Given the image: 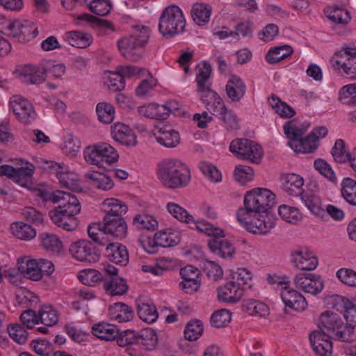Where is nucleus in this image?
Returning <instances> with one entry per match:
<instances>
[{
	"instance_id": "1",
	"label": "nucleus",
	"mask_w": 356,
	"mask_h": 356,
	"mask_svg": "<svg viewBox=\"0 0 356 356\" xmlns=\"http://www.w3.org/2000/svg\"><path fill=\"white\" fill-rule=\"evenodd\" d=\"M275 204V195L268 189L257 188L246 193L244 208L238 210L237 219L255 234H266L275 225L276 218L270 209Z\"/></svg>"
},
{
	"instance_id": "2",
	"label": "nucleus",
	"mask_w": 356,
	"mask_h": 356,
	"mask_svg": "<svg viewBox=\"0 0 356 356\" xmlns=\"http://www.w3.org/2000/svg\"><path fill=\"white\" fill-rule=\"evenodd\" d=\"M283 129L284 134L289 139L288 145L296 152L304 154L312 153L318 147L320 138L325 137L328 130L325 127H318L314 128L311 133L305 138L301 137L305 133L306 129L302 127H298L292 120L286 122Z\"/></svg>"
},
{
	"instance_id": "3",
	"label": "nucleus",
	"mask_w": 356,
	"mask_h": 356,
	"mask_svg": "<svg viewBox=\"0 0 356 356\" xmlns=\"http://www.w3.org/2000/svg\"><path fill=\"white\" fill-rule=\"evenodd\" d=\"M157 177L166 188L177 189L186 186L191 181L188 166L175 159H165L157 165Z\"/></svg>"
},
{
	"instance_id": "4",
	"label": "nucleus",
	"mask_w": 356,
	"mask_h": 356,
	"mask_svg": "<svg viewBox=\"0 0 356 356\" xmlns=\"http://www.w3.org/2000/svg\"><path fill=\"white\" fill-rule=\"evenodd\" d=\"M59 205L49 212L53 222L66 231L75 230L78 227V220L74 217L81 211V204L76 197L70 193L62 191L59 195Z\"/></svg>"
},
{
	"instance_id": "5",
	"label": "nucleus",
	"mask_w": 356,
	"mask_h": 356,
	"mask_svg": "<svg viewBox=\"0 0 356 356\" xmlns=\"http://www.w3.org/2000/svg\"><path fill=\"white\" fill-rule=\"evenodd\" d=\"M149 38L147 26H136L133 33L118 41L121 54L127 60L138 61L145 53V47Z\"/></svg>"
},
{
	"instance_id": "6",
	"label": "nucleus",
	"mask_w": 356,
	"mask_h": 356,
	"mask_svg": "<svg viewBox=\"0 0 356 356\" xmlns=\"http://www.w3.org/2000/svg\"><path fill=\"white\" fill-rule=\"evenodd\" d=\"M185 26L186 20L183 12L175 5L165 8L159 17V32L166 38L182 33Z\"/></svg>"
},
{
	"instance_id": "7",
	"label": "nucleus",
	"mask_w": 356,
	"mask_h": 356,
	"mask_svg": "<svg viewBox=\"0 0 356 356\" xmlns=\"http://www.w3.org/2000/svg\"><path fill=\"white\" fill-rule=\"evenodd\" d=\"M86 161L98 168H106L118 161V152L110 144L100 142L86 147L83 151Z\"/></svg>"
},
{
	"instance_id": "8",
	"label": "nucleus",
	"mask_w": 356,
	"mask_h": 356,
	"mask_svg": "<svg viewBox=\"0 0 356 356\" xmlns=\"http://www.w3.org/2000/svg\"><path fill=\"white\" fill-rule=\"evenodd\" d=\"M166 209L168 213L177 220L188 224H193L195 228L208 236H222L223 230L218 227H215L210 222L202 220L195 221L194 218L188 213V212L178 204L175 202H168L166 204Z\"/></svg>"
},
{
	"instance_id": "9",
	"label": "nucleus",
	"mask_w": 356,
	"mask_h": 356,
	"mask_svg": "<svg viewBox=\"0 0 356 356\" xmlns=\"http://www.w3.org/2000/svg\"><path fill=\"white\" fill-rule=\"evenodd\" d=\"M69 252L74 259L82 262L95 263L99 261L100 256L95 245L88 240L72 243Z\"/></svg>"
},
{
	"instance_id": "10",
	"label": "nucleus",
	"mask_w": 356,
	"mask_h": 356,
	"mask_svg": "<svg viewBox=\"0 0 356 356\" xmlns=\"http://www.w3.org/2000/svg\"><path fill=\"white\" fill-rule=\"evenodd\" d=\"M104 288L111 296H121L125 293L128 286L124 279L118 276V269L110 264L104 267Z\"/></svg>"
},
{
	"instance_id": "11",
	"label": "nucleus",
	"mask_w": 356,
	"mask_h": 356,
	"mask_svg": "<svg viewBox=\"0 0 356 356\" xmlns=\"http://www.w3.org/2000/svg\"><path fill=\"white\" fill-rule=\"evenodd\" d=\"M10 105L16 118L24 124H31L36 117L32 104L20 95H14L10 99Z\"/></svg>"
},
{
	"instance_id": "12",
	"label": "nucleus",
	"mask_w": 356,
	"mask_h": 356,
	"mask_svg": "<svg viewBox=\"0 0 356 356\" xmlns=\"http://www.w3.org/2000/svg\"><path fill=\"white\" fill-rule=\"evenodd\" d=\"M15 74L22 83L28 85H39L46 79L42 60L37 65L26 64L20 66Z\"/></svg>"
},
{
	"instance_id": "13",
	"label": "nucleus",
	"mask_w": 356,
	"mask_h": 356,
	"mask_svg": "<svg viewBox=\"0 0 356 356\" xmlns=\"http://www.w3.org/2000/svg\"><path fill=\"white\" fill-rule=\"evenodd\" d=\"M295 286L305 293L316 295L323 289V281L316 274L309 273H300L293 278Z\"/></svg>"
},
{
	"instance_id": "14",
	"label": "nucleus",
	"mask_w": 356,
	"mask_h": 356,
	"mask_svg": "<svg viewBox=\"0 0 356 356\" xmlns=\"http://www.w3.org/2000/svg\"><path fill=\"white\" fill-rule=\"evenodd\" d=\"M335 65L342 68L344 72L352 79H356V50L345 48L335 54Z\"/></svg>"
},
{
	"instance_id": "15",
	"label": "nucleus",
	"mask_w": 356,
	"mask_h": 356,
	"mask_svg": "<svg viewBox=\"0 0 356 356\" xmlns=\"http://www.w3.org/2000/svg\"><path fill=\"white\" fill-rule=\"evenodd\" d=\"M343 321L340 316L331 311L323 312L318 317L317 325L319 330L334 337L342 326Z\"/></svg>"
},
{
	"instance_id": "16",
	"label": "nucleus",
	"mask_w": 356,
	"mask_h": 356,
	"mask_svg": "<svg viewBox=\"0 0 356 356\" xmlns=\"http://www.w3.org/2000/svg\"><path fill=\"white\" fill-rule=\"evenodd\" d=\"M330 335L321 330H315L309 335L313 350L319 356H330L332 353V342Z\"/></svg>"
},
{
	"instance_id": "17",
	"label": "nucleus",
	"mask_w": 356,
	"mask_h": 356,
	"mask_svg": "<svg viewBox=\"0 0 356 356\" xmlns=\"http://www.w3.org/2000/svg\"><path fill=\"white\" fill-rule=\"evenodd\" d=\"M330 301L333 308L343 314L348 323L356 325V301H351L339 295L332 296Z\"/></svg>"
},
{
	"instance_id": "18",
	"label": "nucleus",
	"mask_w": 356,
	"mask_h": 356,
	"mask_svg": "<svg viewBox=\"0 0 356 356\" xmlns=\"http://www.w3.org/2000/svg\"><path fill=\"white\" fill-rule=\"evenodd\" d=\"M243 296V289L241 287V282L230 281L219 286L217 289L218 300L225 302L236 303L241 300Z\"/></svg>"
},
{
	"instance_id": "19",
	"label": "nucleus",
	"mask_w": 356,
	"mask_h": 356,
	"mask_svg": "<svg viewBox=\"0 0 356 356\" xmlns=\"http://www.w3.org/2000/svg\"><path fill=\"white\" fill-rule=\"evenodd\" d=\"M280 296L286 307L296 311H303L307 307L305 298L289 284L281 289Z\"/></svg>"
},
{
	"instance_id": "20",
	"label": "nucleus",
	"mask_w": 356,
	"mask_h": 356,
	"mask_svg": "<svg viewBox=\"0 0 356 356\" xmlns=\"http://www.w3.org/2000/svg\"><path fill=\"white\" fill-rule=\"evenodd\" d=\"M106 236H112L117 238H124L127 236V226L122 217L114 218L111 216H104L102 225Z\"/></svg>"
},
{
	"instance_id": "21",
	"label": "nucleus",
	"mask_w": 356,
	"mask_h": 356,
	"mask_svg": "<svg viewBox=\"0 0 356 356\" xmlns=\"http://www.w3.org/2000/svg\"><path fill=\"white\" fill-rule=\"evenodd\" d=\"M153 135L156 140L165 147H175L180 142L179 132L169 126L156 127L153 130Z\"/></svg>"
},
{
	"instance_id": "22",
	"label": "nucleus",
	"mask_w": 356,
	"mask_h": 356,
	"mask_svg": "<svg viewBox=\"0 0 356 356\" xmlns=\"http://www.w3.org/2000/svg\"><path fill=\"white\" fill-rule=\"evenodd\" d=\"M200 98L207 111L213 115L220 117L227 110L222 98L213 90L201 95Z\"/></svg>"
},
{
	"instance_id": "23",
	"label": "nucleus",
	"mask_w": 356,
	"mask_h": 356,
	"mask_svg": "<svg viewBox=\"0 0 356 356\" xmlns=\"http://www.w3.org/2000/svg\"><path fill=\"white\" fill-rule=\"evenodd\" d=\"M51 167L63 187L72 191H77L80 188L78 177L75 173L64 170V168L56 163Z\"/></svg>"
},
{
	"instance_id": "24",
	"label": "nucleus",
	"mask_w": 356,
	"mask_h": 356,
	"mask_svg": "<svg viewBox=\"0 0 356 356\" xmlns=\"http://www.w3.org/2000/svg\"><path fill=\"white\" fill-rule=\"evenodd\" d=\"M224 236V234L222 236H213L214 238L209 241L208 246L211 252L222 258H232L235 253L234 248L227 240L220 239Z\"/></svg>"
},
{
	"instance_id": "25",
	"label": "nucleus",
	"mask_w": 356,
	"mask_h": 356,
	"mask_svg": "<svg viewBox=\"0 0 356 356\" xmlns=\"http://www.w3.org/2000/svg\"><path fill=\"white\" fill-rule=\"evenodd\" d=\"M225 91L232 102H238L245 95L246 86L240 77L232 75L227 83Z\"/></svg>"
},
{
	"instance_id": "26",
	"label": "nucleus",
	"mask_w": 356,
	"mask_h": 356,
	"mask_svg": "<svg viewBox=\"0 0 356 356\" xmlns=\"http://www.w3.org/2000/svg\"><path fill=\"white\" fill-rule=\"evenodd\" d=\"M106 245L105 254L111 261L122 266L127 264L129 256L125 246L118 243H110V241Z\"/></svg>"
},
{
	"instance_id": "27",
	"label": "nucleus",
	"mask_w": 356,
	"mask_h": 356,
	"mask_svg": "<svg viewBox=\"0 0 356 356\" xmlns=\"http://www.w3.org/2000/svg\"><path fill=\"white\" fill-rule=\"evenodd\" d=\"M113 138L123 145L134 146L136 144V136L129 127L122 123L115 124L111 127Z\"/></svg>"
},
{
	"instance_id": "28",
	"label": "nucleus",
	"mask_w": 356,
	"mask_h": 356,
	"mask_svg": "<svg viewBox=\"0 0 356 356\" xmlns=\"http://www.w3.org/2000/svg\"><path fill=\"white\" fill-rule=\"evenodd\" d=\"M86 181L90 186L103 191H109L114 183L109 176L97 171L88 172L83 176Z\"/></svg>"
},
{
	"instance_id": "29",
	"label": "nucleus",
	"mask_w": 356,
	"mask_h": 356,
	"mask_svg": "<svg viewBox=\"0 0 356 356\" xmlns=\"http://www.w3.org/2000/svg\"><path fill=\"white\" fill-rule=\"evenodd\" d=\"M293 261L295 266L303 270H314L318 265V259L307 250H297L292 253Z\"/></svg>"
},
{
	"instance_id": "30",
	"label": "nucleus",
	"mask_w": 356,
	"mask_h": 356,
	"mask_svg": "<svg viewBox=\"0 0 356 356\" xmlns=\"http://www.w3.org/2000/svg\"><path fill=\"white\" fill-rule=\"evenodd\" d=\"M211 74V67L206 62L198 66L195 81L197 85V92L201 95L211 90L209 79Z\"/></svg>"
},
{
	"instance_id": "31",
	"label": "nucleus",
	"mask_w": 356,
	"mask_h": 356,
	"mask_svg": "<svg viewBox=\"0 0 356 356\" xmlns=\"http://www.w3.org/2000/svg\"><path fill=\"white\" fill-rule=\"evenodd\" d=\"M92 333L100 339L112 341L119 334V330L114 325L102 322L92 326Z\"/></svg>"
},
{
	"instance_id": "32",
	"label": "nucleus",
	"mask_w": 356,
	"mask_h": 356,
	"mask_svg": "<svg viewBox=\"0 0 356 356\" xmlns=\"http://www.w3.org/2000/svg\"><path fill=\"white\" fill-rule=\"evenodd\" d=\"M138 314L139 318L147 323H152L158 318V312L153 303L148 300H138Z\"/></svg>"
},
{
	"instance_id": "33",
	"label": "nucleus",
	"mask_w": 356,
	"mask_h": 356,
	"mask_svg": "<svg viewBox=\"0 0 356 356\" xmlns=\"http://www.w3.org/2000/svg\"><path fill=\"white\" fill-rule=\"evenodd\" d=\"M102 204L106 213L104 216L122 217V215L126 213L128 210L124 202L115 198H107Z\"/></svg>"
},
{
	"instance_id": "34",
	"label": "nucleus",
	"mask_w": 356,
	"mask_h": 356,
	"mask_svg": "<svg viewBox=\"0 0 356 356\" xmlns=\"http://www.w3.org/2000/svg\"><path fill=\"white\" fill-rule=\"evenodd\" d=\"M42 247L47 251L58 254L63 250V243L54 234L43 232L39 234Z\"/></svg>"
},
{
	"instance_id": "35",
	"label": "nucleus",
	"mask_w": 356,
	"mask_h": 356,
	"mask_svg": "<svg viewBox=\"0 0 356 356\" xmlns=\"http://www.w3.org/2000/svg\"><path fill=\"white\" fill-rule=\"evenodd\" d=\"M10 231L15 237L24 241H30L36 236L35 229L23 222H13L10 225Z\"/></svg>"
},
{
	"instance_id": "36",
	"label": "nucleus",
	"mask_w": 356,
	"mask_h": 356,
	"mask_svg": "<svg viewBox=\"0 0 356 356\" xmlns=\"http://www.w3.org/2000/svg\"><path fill=\"white\" fill-rule=\"evenodd\" d=\"M132 225L138 229L154 231L158 227V221L154 216L143 212L133 218Z\"/></svg>"
},
{
	"instance_id": "37",
	"label": "nucleus",
	"mask_w": 356,
	"mask_h": 356,
	"mask_svg": "<svg viewBox=\"0 0 356 356\" xmlns=\"http://www.w3.org/2000/svg\"><path fill=\"white\" fill-rule=\"evenodd\" d=\"M63 38L69 44L77 48H86L92 42L91 37L79 31L67 32Z\"/></svg>"
},
{
	"instance_id": "38",
	"label": "nucleus",
	"mask_w": 356,
	"mask_h": 356,
	"mask_svg": "<svg viewBox=\"0 0 356 356\" xmlns=\"http://www.w3.org/2000/svg\"><path fill=\"white\" fill-rule=\"evenodd\" d=\"M109 313L111 317L120 323L127 322L133 318L132 309L121 302L115 303L111 306Z\"/></svg>"
},
{
	"instance_id": "39",
	"label": "nucleus",
	"mask_w": 356,
	"mask_h": 356,
	"mask_svg": "<svg viewBox=\"0 0 356 356\" xmlns=\"http://www.w3.org/2000/svg\"><path fill=\"white\" fill-rule=\"evenodd\" d=\"M268 103L275 112L282 118H290L296 114L291 106L274 95L268 98Z\"/></svg>"
},
{
	"instance_id": "40",
	"label": "nucleus",
	"mask_w": 356,
	"mask_h": 356,
	"mask_svg": "<svg viewBox=\"0 0 356 356\" xmlns=\"http://www.w3.org/2000/svg\"><path fill=\"white\" fill-rule=\"evenodd\" d=\"M18 270L25 277L31 280L38 281L42 277L35 259L27 260L26 262L22 261L19 265Z\"/></svg>"
},
{
	"instance_id": "41",
	"label": "nucleus",
	"mask_w": 356,
	"mask_h": 356,
	"mask_svg": "<svg viewBox=\"0 0 356 356\" xmlns=\"http://www.w3.org/2000/svg\"><path fill=\"white\" fill-rule=\"evenodd\" d=\"M211 13V7L203 3H195L191 9L192 18L199 26L208 23Z\"/></svg>"
},
{
	"instance_id": "42",
	"label": "nucleus",
	"mask_w": 356,
	"mask_h": 356,
	"mask_svg": "<svg viewBox=\"0 0 356 356\" xmlns=\"http://www.w3.org/2000/svg\"><path fill=\"white\" fill-rule=\"evenodd\" d=\"M293 53V48L287 44L277 46L270 49L266 56V61L270 64L279 63Z\"/></svg>"
},
{
	"instance_id": "43",
	"label": "nucleus",
	"mask_w": 356,
	"mask_h": 356,
	"mask_svg": "<svg viewBox=\"0 0 356 356\" xmlns=\"http://www.w3.org/2000/svg\"><path fill=\"white\" fill-rule=\"evenodd\" d=\"M341 193L343 199L350 205L356 207V181L346 177L341 182Z\"/></svg>"
},
{
	"instance_id": "44",
	"label": "nucleus",
	"mask_w": 356,
	"mask_h": 356,
	"mask_svg": "<svg viewBox=\"0 0 356 356\" xmlns=\"http://www.w3.org/2000/svg\"><path fill=\"white\" fill-rule=\"evenodd\" d=\"M138 344L143 346L146 350H152L157 344L158 338L154 330L150 328L145 329L136 333Z\"/></svg>"
},
{
	"instance_id": "45",
	"label": "nucleus",
	"mask_w": 356,
	"mask_h": 356,
	"mask_svg": "<svg viewBox=\"0 0 356 356\" xmlns=\"http://www.w3.org/2000/svg\"><path fill=\"white\" fill-rule=\"evenodd\" d=\"M38 312L40 322L47 326H54L58 322V313L51 305H42Z\"/></svg>"
},
{
	"instance_id": "46",
	"label": "nucleus",
	"mask_w": 356,
	"mask_h": 356,
	"mask_svg": "<svg viewBox=\"0 0 356 356\" xmlns=\"http://www.w3.org/2000/svg\"><path fill=\"white\" fill-rule=\"evenodd\" d=\"M301 200L308 209L315 216H322L324 210L321 208V199L316 195L310 193H303Z\"/></svg>"
},
{
	"instance_id": "47",
	"label": "nucleus",
	"mask_w": 356,
	"mask_h": 356,
	"mask_svg": "<svg viewBox=\"0 0 356 356\" xmlns=\"http://www.w3.org/2000/svg\"><path fill=\"white\" fill-rule=\"evenodd\" d=\"M157 243L160 247L168 248L177 245L179 242V237L177 233L170 229H165L155 233Z\"/></svg>"
},
{
	"instance_id": "48",
	"label": "nucleus",
	"mask_w": 356,
	"mask_h": 356,
	"mask_svg": "<svg viewBox=\"0 0 356 356\" xmlns=\"http://www.w3.org/2000/svg\"><path fill=\"white\" fill-rule=\"evenodd\" d=\"M332 155L335 161L344 163L347 161H350V157H352V151L348 150L343 140L337 139L332 147Z\"/></svg>"
},
{
	"instance_id": "49",
	"label": "nucleus",
	"mask_w": 356,
	"mask_h": 356,
	"mask_svg": "<svg viewBox=\"0 0 356 356\" xmlns=\"http://www.w3.org/2000/svg\"><path fill=\"white\" fill-rule=\"evenodd\" d=\"M303 179L296 174H289L285 176L283 182V188L291 195L297 194L301 187L303 186Z\"/></svg>"
},
{
	"instance_id": "50",
	"label": "nucleus",
	"mask_w": 356,
	"mask_h": 356,
	"mask_svg": "<svg viewBox=\"0 0 356 356\" xmlns=\"http://www.w3.org/2000/svg\"><path fill=\"white\" fill-rule=\"evenodd\" d=\"M102 225L99 223H93L89 225L88 234L89 237L100 245H106L110 239L106 236L105 231Z\"/></svg>"
},
{
	"instance_id": "51",
	"label": "nucleus",
	"mask_w": 356,
	"mask_h": 356,
	"mask_svg": "<svg viewBox=\"0 0 356 356\" xmlns=\"http://www.w3.org/2000/svg\"><path fill=\"white\" fill-rule=\"evenodd\" d=\"M96 112L99 120L104 124L111 123L115 117L114 107L108 103H99L96 107Z\"/></svg>"
},
{
	"instance_id": "52",
	"label": "nucleus",
	"mask_w": 356,
	"mask_h": 356,
	"mask_svg": "<svg viewBox=\"0 0 356 356\" xmlns=\"http://www.w3.org/2000/svg\"><path fill=\"white\" fill-rule=\"evenodd\" d=\"M339 99L344 104L356 106V83L342 87L339 92Z\"/></svg>"
},
{
	"instance_id": "53",
	"label": "nucleus",
	"mask_w": 356,
	"mask_h": 356,
	"mask_svg": "<svg viewBox=\"0 0 356 356\" xmlns=\"http://www.w3.org/2000/svg\"><path fill=\"white\" fill-rule=\"evenodd\" d=\"M78 19L96 23L102 34L108 35L114 31L113 24L106 19H99L88 14L81 15Z\"/></svg>"
},
{
	"instance_id": "54",
	"label": "nucleus",
	"mask_w": 356,
	"mask_h": 356,
	"mask_svg": "<svg viewBox=\"0 0 356 356\" xmlns=\"http://www.w3.org/2000/svg\"><path fill=\"white\" fill-rule=\"evenodd\" d=\"M278 213L284 220L293 224H296L302 218L298 209L285 204L280 206Z\"/></svg>"
},
{
	"instance_id": "55",
	"label": "nucleus",
	"mask_w": 356,
	"mask_h": 356,
	"mask_svg": "<svg viewBox=\"0 0 356 356\" xmlns=\"http://www.w3.org/2000/svg\"><path fill=\"white\" fill-rule=\"evenodd\" d=\"M332 339L348 343L355 341L356 332L355 331V327L350 323L344 324L343 322L341 327L336 332V334Z\"/></svg>"
},
{
	"instance_id": "56",
	"label": "nucleus",
	"mask_w": 356,
	"mask_h": 356,
	"mask_svg": "<svg viewBox=\"0 0 356 356\" xmlns=\"http://www.w3.org/2000/svg\"><path fill=\"white\" fill-rule=\"evenodd\" d=\"M199 168L205 177L209 181L213 182H219L221 181V172L212 163L207 161H201L199 164Z\"/></svg>"
},
{
	"instance_id": "57",
	"label": "nucleus",
	"mask_w": 356,
	"mask_h": 356,
	"mask_svg": "<svg viewBox=\"0 0 356 356\" xmlns=\"http://www.w3.org/2000/svg\"><path fill=\"white\" fill-rule=\"evenodd\" d=\"M203 325L199 320L191 321L187 325L184 330V337L188 341L197 340L202 334Z\"/></svg>"
},
{
	"instance_id": "58",
	"label": "nucleus",
	"mask_w": 356,
	"mask_h": 356,
	"mask_svg": "<svg viewBox=\"0 0 356 356\" xmlns=\"http://www.w3.org/2000/svg\"><path fill=\"white\" fill-rule=\"evenodd\" d=\"M106 75V83L110 90L113 92L122 90L125 86V81L116 70L115 72H108Z\"/></svg>"
},
{
	"instance_id": "59",
	"label": "nucleus",
	"mask_w": 356,
	"mask_h": 356,
	"mask_svg": "<svg viewBox=\"0 0 356 356\" xmlns=\"http://www.w3.org/2000/svg\"><path fill=\"white\" fill-rule=\"evenodd\" d=\"M103 275L98 270L95 269H87L80 272L79 275V280L86 285H94L97 282L104 280Z\"/></svg>"
},
{
	"instance_id": "60",
	"label": "nucleus",
	"mask_w": 356,
	"mask_h": 356,
	"mask_svg": "<svg viewBox=\"0 0 356 356\" xmlns=\"http://www.w3.org/2000/svg\"><path fill=\"white\" fill-rule=\"evenodd\" d=\"M33 173V166L32 165L25 168H17L13 180L21 186L27 187L31 184Z\"/></svg>"
},
{
	"instance_id": "61",
	"label": "nucleus",
	"mask_w": 356,
	"mask_h": 356,
	"mask_svg": "<svg viewBox=\"0 0 356 356\" xmlns=\"http://www.w3.org/2000/svg\"><path fill=\"white\" fill-rule=\"evenodd\" d=\"M327 17L333 22L340 24H346L350 19L349 13L341 8H333L326 11Z\"/></svg>"
},
{
	"instance_id": "62",
	"label": "nucleus",
	"mask_w": 356,
	"mask_h": 356,
	"mask_svg": "<svg viewBox=\"0 0 356 356\" xmlns=\"http://www.w3.org/2000/svg\"><path fill=\"white\" fill-rule=\"evenodd\" d=\"M253 169L249 166L239 165L236 166L234 177L236 181L245 184L253 178Z\"/></svg>"
},
{
	"instance_id": "63",
	"label": "nucleus",
	"mask_w": 356,
	"mask_h": 356,
	"mask_svg": "<svg viewBox=\"0 0 356 356\" xmlns=\"http://www.w3.org/2000/svg\"><path fill=\"white\" fill-rule=\"evenodd\" d=\"M248 144H252V140L245 138L236 139L231 143L229 150L238 158L245 159Z\"/></svg>"
},
{
	"instance_id": "64",
	"label": "nucleus",
	"mask_w": 356,
	"mask_h": 356,
	"mask_svg": "<svg viewBox=\"0 0 356 356\" xmlns=\"http://www.w3.org/2000/svg\"><path fill=\"white\" fill-rule=\"evenodd\" d=\"M45 75L51 74L54 78L61 77L65 72V66L63 63H56L54 61L42 60Z\"/></svg>"
}]
</instances>
